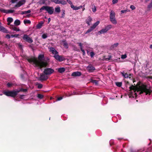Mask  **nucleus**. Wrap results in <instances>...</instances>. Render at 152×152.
<instances>
[{
	"instance_id": "f257e3e1",
	"label": "nucleus",
	"mask_w": 152,
	"mask_h": 152,
	"mask_svg": "<svg viewBox=\"0 0 152 152\" xmlns=\"http://www.w3.org/2000/svg\"><path fill=\"white\" fill-rule=\"evenodd\" d=\"M131 91L129 94L130 98H135L137 96V94H140L145 92L146 94L150 93L149 89H148L146 85L142 84L138 87L132 86L130 87Z\"/></svg>"
},
{
	"instance_id": "f03ea898",
	"label": "nucleus",
	"mask_w": 152,
	"mask_h": 152,
	"mask_svg": "<svg viewBox=\"0 0 152 152\" xmlns=\"http://www.w3.org/2000/svg\"><path fill=\"white\" fill-rule=\"evenodd\" d=\"M38 60L35 58H32L28 59V61L31 64H33L36 67L39 68L45 66L47 64V63L45 60L43 55L40 54L38 57Z\"/></svg>"
},
{
	"instance_id": "7ed1b4c3",
	"label": "nucleus",
	"mask_w": 152,
	"mask_h": 152,
	"mask_svg": "<svg viewBox=\"0 0 152 152\" xmlns=\"http://www.w3.org/2000/svg\"><path fill=\"white\" fill-rule=\"evenodd\" d=\"M43 10H45L48 14L52 15L53 13L54 9L53 7L43 6L40 8V11L41 12Z\"/></svg>"
},
{
	"instance_id": "20e7f679",
	"label": "nucleus",
	"mask_w": 152,
	"mask_h": 152,
	"mask_svg": "<svg viewBox=\"0 0 152 152\" xmlns=\"http://www.w3.org/2000/svg\"><path fill=\"white\" fill-rule=\"evenodd\" d=\"M18 91L13 90L12 91H4L3 94L7 96H10L13 97H15L17 94Z\"/></svg>"
},
{
	"instance_id": "39448f33",
	"label": "nucleus",
	"mask_w": 152,
	"mask_h": 152,
	"mask_svg": "<svg viewBox=\"0 0 152 152\" xmlns=\"http://www.w3.org/2000/svg\"><path fill=\"white\" fill-rule=\"evenodd\" d=\"M110 21L112 23L115 24H117V21L115 18V13L113 10L110 11Z\"/></svg>"
},
{
	"instance_id": "423d86ee",
	"label": "nucleus",
	"mask_w": 152,
	"mask_h": 152,
	"mask_svg": "<svg viewBox=\"0 0 152 152\" xmlns=\"http://www.w3.org/2000/svg\"><path fill=\"white\" fill-rule=\"evenodd\" d=\"M112 26L110 25H108L106 26L104 28L102 29L98 32V33L101 34L106 33L110 29L112 28Z\"/></svg>"
},
{
	"instance_id": "0eeeda50",
	"label": "nucleus",
	"mask_w": 152,
	"mask_h": 152,
	"mask_svg": "<svg viewBox=\"0 0 152 152\" xmlns=\"http://www.w3.org/2000/svg\"><path fill=\"white\" fill-rule=\"evenodd\" d=\"M99 23L100 22L99 21H97L96 23H94L92 26L90 27V28L87 30V31L86 32L85 34H87L93 31L99 25Z\"/></svg>"
},
{
	"instance_id": "6e6552de",
	"label": "nucleus",
	"mask_w": 152,
	"mask_h": 152,
	"mask_svg": "<svg viewBox=\"0 0 152 152\" xmlns=\"http://www.w3.org/2000/svg\"><path fill=\"white\" fill-rule=\"evenodd\" d=\"M54 72V70L51 68H47L45 69L43 73L47 75H50Z\"/></svg>"
},
{
	"instance_id": "1a4fd4ad",
	"label": "nucleus",
	"mask_w": 152,
	"mask_h": 152,
	"mask_svg": "<svg viewBox=\"0 0 152 152\" xmlns=\"http://www.w3.org/2000/svg\"><path fill=\"white\" fill-rule=\"evenodd\" d=\"M23 38L24 40L28 43H31L33 42L32 39L27 35H24Z\"/></svg>"
},
{
	"instance_id": "9d476101",
	"label": "nucleus",
	"mask_w": 152,
	"mask_h": 152,
	"mask_svg": "<svg viewBox=\"0 0 152 152\" xmlns=\"http://www.w3.org/2000/svg\"><path fill=\"white\" fill-rule=\"evenodd\" d=\"M54 57L58 61H62L65 60V58L61 56H59L58 54L54 55Z\"/></svg>"
},
{
	"instance_id": "9b49d317",
	"label": "nucleus",
	"mask_w": 152,
	"mask_h": 152,
	"mask_svg": "<svg viewBox=\"0 0 152 152\" xmlns=\"http://www.w3.org/2000/svg\"><path fill=\"white\" fill-rule=\"evenodd\" d=\"M39 3L41 4L49 5L50 3V0H40Z\"/></svg>"
},
{
	"instance_id": "f8f14e48",
	"label": "nucleus",
	"mask_w": 152,
	"mask_h": 152,
	"mask_svg": "<svg viewBox=\"0 0 152 152\" xmlns=\"http://www.w3.org/2000/svg\"><path fill=\"white\" fill-rule=\"evenodd\" d=\"M50 52L54 55L58 54V52L53 47L48 48Z\"/></svg>"
},
{
	"instance_id": "ddd939ff",
	"label": "nucleus",
	"mask_w": 152,
	"mask_h": 152,
	"mask_svg": "<svg viewBox=\"0 0 152 152\" xmlns=\"http://www.w3.org/2000/svg\"><path fill=\"white\" fill-rule=\"evenodd\" d=\"M25 0H22L19 1L15 6V7H19L24 4L25 3Z\"/></svg>"
},
{
	"instance_id": "4468645a",
	"label": "nucleus",
	"mask_w": 152,
	"mask_h": 152,
	"mask_svg": "<svg viewBox=\"0 0 152 152\" xmlns=\"http://www.w3.org/2000/svg\"><path fill=\"white\" fill-rule=\"evenodd\" d=\"M48 75L44 74V73L40 74L39 78L40 80H45L48 79Z\"/></svg>"
},
{
	"instance_id": "2eb2a0df",
	"label": "nucleus",
	"mask_w": 152,
	"mask_h": 152,
	"mask_svg": "<svg viewBox=\"0 0 152 152\" xmlns=\"http://www.w3.org/2000/svg\"><path fill=\"white\" fill-rule=\"evenodd\" d=\"M87 69L89 72H92L95 69V68L93 66L89 65L87 67Z\"/></svg>"
},
{
	"instance_id": "dca6fc26",
	"label": "nucleus",
	"mask_w": 152,
	"mask_h": 152,
	"mask_svg": "<svg viewBox=\"0 0 152 152\" xmlns=\"http://www.w3.org/2000/svg\"><path fill=\"white\" fill-rule=\"evenodd\" d=\"M0 31L5 33H9V31L5 28L1 26V23H0Z\"/></svg>"
},
{
	"instance_id": "f3484780",
	"label": "nucleus",
	"mask_w": 152,
	"mask_h": 152,
	"mask_svg": "<svg viewBox=\"0 0 152 152\" xmlns=\"http://www.w3.org/2000/svg\"><path fill=\"white\" fill-rule=\"evenodd\" d=\"M2 11L4 13H13L14 12V10H2Z\"/></svg>"
},
{
	"instance_id": "a211bd4d",
	"label": "nucleus",
	"mask_w": 152,
	"mask_h": 152,
	"mask_svg": "<svg viewBox=\"0 0 152 152\" xmlns=\"http://www.w3.org/2000/svg\"><path fill=\"white\" fill-rule=\"evenodd\" d=\"M81 73L79 72H76L72 74V76H79L81 75Z\"/></svg>"
},
{
	"instance_id": "6ab92c4d",
	"label": "nucleus",
	"mask_w": 152,
	"mask_h": 152,
	"mask_svg": "<svg viewBox=\"0 0 152 152\" xmlns=\"http://www.w3.org/2000/svg\"><path fill=\"white\" fill-rule=\"evenodd\" d=\"M58 72L60 73H62L64 72L65 70V69L64 67H61L57 69Z\"/></svg>"
},
{
	"instance_id": "aec40b11",
	"label": "nucleus",
	"mask_w": 152,
	"mask_h": 152,
	"mask_svg": "<svg viewBox=\"0 0 152 152\" xmlns=\"http://www.w3.org/2000/svg\"><path fill=\"white\" fill-rule=\"evenodd\" d=\"M92 20V19L91 18V17H90V16L88 17V18H87L86 20V23L88 24V26H89L90 25V23Z\"/></svg>"
},
{
	"instance_id": "412c9836",
	"label": "nucleus",
	"mask_w": 152,
	"mask_h": 152,
	"mask_svg": "<svg viewBox=\"0 0 152 152\" xmlns=\"http://www.w3.org/2000/svg\"><path fill=\"white\" fill-rule=\"evenodd\" d=\"M55 11L56 13H59L61 11L60 7L58 6L57 7H55Z\"/></svg>"
},
{
	"instance_id": "4be33fe9",
	"label": "nucleus",
	"mask_w": 152,
	"mask_h": 152,
	"mask_svg": "<svg viewBox=\"0 0 152 152\" xmlns=\"http://www.w3.org/2000/svg\"><path fill=\"white\" fill-rule=\"evenodd\" d=\"M118 45V43H116L112 45L110 47V48L111 49H114Z\"/></svg>"
},
{
	"instance_id": "5701e85b",
	"label": "nucleus",
	"mask_w": 152,
	"mask_h": 152,
	"mask_svg": "<svg viewBox=\"0 0 152 152\" xmlns=\"http://www.w3.org/2000/svg\"><path fill=\"white\" fill-rule=\"evenodd\" d=\"M8 25H10V23L13 21V19L11 18H8L7 19Z\"/></svg>"
},
{
	"instance_id": "b1692460",
	"label": "nucleus",
	"mask_w": 152,
	"mask_h": 152,
	"mask_svg": "<svg viewBox=\"0 0 152 152\" xmlns=\"http://www.w3.org/2000/svg\"><path fill=\"white\" fill-rule=\"evenodd\" d=\"M121 74L125 78H128L129 77V75L127 73H125L124 72H121Z\"/></svg>"
},
{
	"instance_id": "393cba45",
	"label": "nucleus",
	"mask_w": 152,
	"mask_h": 152,
	"mask_svg": "<svg viewBox=\"0 0 152 152\" xmlns=\"http://www.w3.org/2000/svg\"><path fill=\"white\" fill-rule=\"evenodd\" d=\"M20 23V21L18 20H16L14 22V24L16 26L19 25Z\"/></svg>"
},
{
	"instance_id": "a878e982",
	"label": "nucleus",
	"mask_w": 152,
	"mask_h": 152,
	"mask_svg": "<svg viewBox=\"0 0 152 152\" xmlns=\"http://www.w3.org/2000/svg\"><path fill=\"white\" fill-rule=\"evenodd\" d=\"M43 24V22H41L38 23L37 26V28H41L42 24Z\"/></svg>"
},
{
	"instance_id": "bb28decb",
	"label": "nucleus",
	"mask_w": 152,
	"mask_h": 152,
	"mask_svg": "<svg viewBox=\"0 0 152 152\" xmlns=\"http://www.w3.org/2000/svg\"><path fill=\"white\" fill-rule=\"evenodd\" d=\"M11 29L14 31H20V29L18 28L15 26H12V27Z\"/></svg>"
},
{
	"instance_id": "cd10ccee",
	"label": "nucleus",
	"mask_w": 152,
	"mask_h": 152,
	"mask_svg": "<svg viewBox=\"0 0 152 152\" xmlns=\"http://www.w3.org/2000/svg\"><path fill=\"white\" fill-rule=\"evenodd\" d=\"M71 7L74 10H79L78 7L74 6L73 4L72 5V6Z\"/></svg>"
},
{
	"instance_id": "c85d7f7f",
	"label": "nucleus",
	"mask_w": 152,
	"mask_h": 152,
	"mask_svg": "<svg viewBox=\"0 0 152 152\" xmlns=\"http://www.w3.org/2000/svg\"><path fill=\"white\" fill-rule=\"evenodd\" d=\"M66 2L64 0H59V4H61L63 5H65L66 4Z\"/></svg>"
},
{
	"instance_id": "c756f323",
	"label": "nucleus",
	"mask_w": 152,
	"mask_h": 152,
	"mask_svg": "<svg viewBox=\"0 0 152 152\" xmlns=\"http://www.w3.org/2000/svg\"><path fill=\"white\" fill-rule=\"evenodd\" d=\"M31 12V11L30 10H28L27 11H24L22 12L21 13V14L22 15H23L24 14H26L27 13H30Z\"/></svg>"
},
{
	"instance_id": "7c9ffc66",
	"label": "nucleus",
	"mask_w": 152,
	"mask_h": 152,
	"mask_svg": "<svg viewBox=\"0 0 152 152\" xmlns=\"http://www.w3.org/2000/svg\"><path fill=\"white\" fill-rule=\"evenodd\" d=\"M92 11L94 12H95L96 10V6L94 5H92V7L91 8Z\"/></svg>"
},
{
	"instance_id": "2f4dec72",
	"label": "nucleus",
	"mask_w": 152,
	"mask_h": 152,
	"mask_svg": "<svg viewBox=\"0 0 152 152\" xmlns=\"http://www.w3.org/2000/svg\"><path fill=\"white\" fill-rule=\"evenodd\" d=\"M51 1L54 2L56 4H59V0H50Z\"/></svg>"
},
{
	"instance_id": "473e14b6",
	"label": "nucleus",
	"mask_w": 152,
	"mask_h": 152,
	"mask_svg": "<svg viewBox=\"0 0 152 152\" xmlns=\"http://www.w3.org/2000/svg\"><path fill=\"white\" fill-rule=\"evenodd\" d=\"M147 8L149 9L152 8V1L148 5Z\"/></svg>"
},
{
	"instance_id": "72a5a7b5",
	"label": "nucleus",
	"mask_w": 152,
	"mask_h": 152,
	"mask_svg": "<svg viewBox=\"0 0 152 152\" xmlns=\"http://www.w3.org/2000/svg\"><path fill=\"white\" fill-rule=\"evenodd\" d=\"M31 22L29 20H24V23L25 24H30Z\"/></svg>"
},
{
	"instance_id": "f704fd0d",
	"label": "nucleus",
	"mask_w": 152,
	"mask_h": 152,
	"mask_svg": "<svg viewBox=\"0 0 152 152\" xmlns=\"http://www.w3.org/2000/svg\"><path fill=\"white\" fill-rule=\"evenodd\" d=\"M92 82L93 83L95 84L96 85H97L98 84V81L95 80H92Z\"/></svg>"
},
{
	"instance_id": "c9c22d12",
	"label": "nucleus",
	"mask_w": 152,
	"mask_h": 152,
	"mask_svg": "<svg viewBox=\"0 0 152 152\" xmlns=\"http://www.w3.org/2000/svg\"><path fill=\"white\" fill-rule=\"evenodd\" d=\"M115 84L117 86L119 87H120L122 86V83L121 82H116Z\"/></svg>"
},
{
	"instance_id": "e433bc0d",
	"label": "nucleus",
	"mask_w": 152,
	"mask_h": 152,
	"mask_svg": "<svg viewBox=\"0 0 152 152\" xmlns=\"http://www.w3.org/2000/svg\"><path fill=\"white\" fill-rule=\"evenodd\" d=\"M65 14V11L64 10H62V13L61 14V18H64Z\"/></svg>"
},
{
	"instance_id": "4c0bfd02",
	"label": "nucleus",
	"mask_w": 152,
	"mask_h": 152,
	"mask_svg": "<svg viewBox=\"0 0 152 152\" xmlns=\"http://www.w3.org/2000/svg\"><path fill=\"white\" fill-rule=\"evenodd\" d=\"M37 97L39 99H41L43 97V96L42 94H38L37 95Z\"/></svg>"
},
{
	"instance_id": "58836bf2",
	"label": "nucleus",
	"mask_w": 152,
	"mask_h": 152,
	"mask_svg": "<svg viewBox=\"0 0 152 152\" xmlns=\"http://www.w3.org/2000/svg\"><path fill=\"white\" fill-rule=\"evenodd\" d=\"M48 37L47 34H44L42 35V38L43 39L46 38Z\"/></svg>"
},
{
	"instance_id": "ea45409f",
	"label": "nucleus",
	"mask_w": 152,
	"mask_h": 152,
	"mask_svg": "<svg viewBox=\"0 0 152 152\" xmlns=\"http://www.w3.org/2000/svg\"><path fill=\"white\" fill-rule=\"evenodd\" d=\"M77 44L79 45V46H80V50H81L83 49V44L80 42L77 43Z\"/></svg>"
},
{
	"instance_id": "a19ab883",
	"label": "nucleus",
	"mask_w": 152,
	"mask_h": 152,
	"mask_svg": "<svg viewBox=\"0 0 152 152\" xmlns=\"http://www.w3.org/2000/svg\"><path fill=\"white\" fill-rule=\"evenodd\" d=\"M127 57V56L125 54L124 55H122L121 56V58L122 59H124L125 58H126Z\"/></svg>"
},
{
	"instance_id": "79ce46f5",
	"label": "nucleus",
	"mask_w": 152,
	"mask_h": 152,
	"mask_svg": "<svg viewBox=\"0 0 152 152\" xmlns=\"http://www.w3.org/2000/svg\"><path fill=\"white\" fill-rule=\"evenodd\" d=\"M64 47L66 48H68V46L67 43L66 42H64Z\"/></svg>"
},
{
	"instance_id": "37998d69",
	"label": "nucleus",
	"mask_w": 152,
	"mask_h": 152,
	"mask_svg": "<svg viewBox=\"0 0 152 152\" xmlns=\"http://www.w3.org/2000/svg\"><path fill=\"white\" fill-rule=\"evenodd\" d=\"M67 1L70 5L71 7L73 5V4L70 0H66Z\"/></svg>"
},
{
	"instance_id": "c03bdc74",
	"label": "nucleus",
	"mask_w": 152,
	"mask_h": 152,
	"mask_svg": "<svg viewBox=\"0 0 152 152\" xmlns=\"http://www.w3.org/2000/svg\"><path fill=\"white\" fill-rule=\"evenodd\" d=\"M128 10H122L121 11V12L122 14L128 12Z\"/></svg>"
},
{
	"instance_id": "a18cd8bd",
	"label": "nucleus",
	"mask_w": 152,
	"mask_h": 152,
	"mask_svg": "<svg viewBox=\"0 0 152 152\" xmlns=\"http://www.w3.org/2000/svg\"><path fill=\"white\" fill-rule=\"evenodd\" d=\"M118 0H113L112 3L113 4H115L118 2Z\"/></svg>"
},
{
	"instance_id": "49530a36",
	"label": "nucleus",
	"mask_w": 152,
	"mask_h": 152,
	"mask_svg": "<svg viewBox=\"0 0 152 152\" xmlns=\"http://www.w3.org/2000/svg\"><path fill=\"white\" fill-rule=\"evenodd\" d=\"M90 54L91 57H93L95 55L94 53L93 52H91Z\"/></svg>"
},
{
	"instance_id": "de8ad7c7",
	"label": "nucleus",
	"mask_w": 152,
	"mask_h": 152,
	"mask_svg": "<svg viewBox=\"0 0 152 152\" xmlns=\"http://www.w3.org/2000/svg\"><path fill=\"white\" fill-rule=\"evenodd\" d=\"M130 8L132 10H134L135 9V7L133 5H132L130 6Z\"/></svg>"
},
{
	"instance_id": "09e8293b",
	"label": "nucleus",
	"mask_w": 152,
	"mask_h": 152,
	"mask_svg": "<svg viewBox=\"0 0 152 152\" xmlns=\"http://www.w3.org/2000/svg\"><path fill=\"white\" fill-rule=\"evenodd\" d=\"M12 85V83H8L7 84V86L8 87H10Z\"/></svg>"
},
{
	"instance_id": "8fccbe9b",
	"label": "nucleus",
	"mask_w": 152,
	"mask_h": 152,
	"mask_svg": "<svg viewBox=\"0 0 152 152\" xmlns=\"http://www.w3.org/2000/svg\"><path fill=\"white\" fill-rule=\"evenodd\" d=\"M42 87V85L41 84H39L38 86V88H41Z\"/></svg>"
},
{
	"instance_id": "3c124183",
	"label": "nucleus",
	"mask_w": 152,
	"mask_h": 152,
	"mask_svg": "<svg viewBox=\"0 0 152 152\" xmlns=\"http://www.w3.org/2000/svg\"><path fill=\"white\" fill-rule=\"evenodd\" d=\"M17 1V0H11V2L12 3H14Z\"/></svg>"
},
{
	"instance_id": "603ef678",
	"label": "nucleus",
	"mask_w": 152,
	"mask_h": 152,
	"mask_svg": "<svg viewBox=\"0 0 152 152\" xmlns=\"http://www.w3.org/2000/svg\"><path fill=\"white\" fill-rule=\"evenodd\" d=\"M11 36L9 34H7L6 36V37L8 39H10Z\"/></svg>"
},
{
	"instance_id": "864d4df0",
	"label": "nucleus",
	"mask_w": 152,
	"mask_h": 152,
	"mask_svg": "<svg viewBox=\"0 0 152 152\" xmlns=\"http://www.w3.org/2000/svg\"><path fill=\"white\" fill-rule=\"evenodd\" d=\"M81 50L83 52V55H85V51L83 49Z\"/></svg>"
},
{
	"instance_id": "5fc2aeb1",
	"label": "nucleus",
	"mask_w": 152,
	"mask_h": 152,
	"mask_svg": "<svg viewBox=\"0 0 152 152\" xmlns=\"http://www.w3.org/2000/svg\"><path fill=\"white\" fill-rule=\"evenodd\" d=\"M62 99V97H60L58 98L57 99V100L58 101H59L61 100Z\"/></svg>"
},
{
	"instance_id": "6e6d98bb",
	"label": "nucleus",
	"mask_w": 152,
	"mask_h": 152,
	"mask_svg": "<svg viewBox=\"0 0 152 152\" xmlns=\"http://www.w3.org/2000/svg\"><path fill=\"white\" fill-rule=\"evenodd\" d=\"M14 37H17L18 36H19V34H14Z\"/></svg>"
},
{
	"instance_id": "4d7b16f0",
	"label": "nucleus",
	"mask_w": 152,
	"mask_h": 152,
	"mask_svg": "<svg viewBox=\"0 0 152 152\" xmlns=\"http://www.w3.org/2000/svg\"><path fill=\"white\" fill-rule=\"evenodd\" d=\"M83 7V6H82V5H80L79 6H78L79 7V9H80V8H82Z\"/></svg>"
},
{
	"instance_id": "13d9d810",
	"label": "nucleus",
	"mask_w": 152,
	"mask_h": 152,
	"mask_svg": "<svg viewBox=\"0 0 152 152\" xmlns=\"http://www.w3.org/2000/svg\"><path fill=\"white\" fill-rule=\"evenodd\" d=\"M50 20H51V19H50V18H49L48 19V23H49L50 22Z\"/></svg>"
},
{
	"instance_id": "bf43d9fd",
	"label": "nucleus",
	"mask_w": 152,
	"mask_h": 152,
	"mask_svg": "<svg viewBox=\"0 0 152 152\" xmlns=\"http://www.w3.org/2000/svg\"><path fill=\"white\" fill-rule=\"evenodd\" d=\"M85 5H83V11L84 10H85V8H84V7H85Z\"/></svg>"
},
{
	"instance_id": "052dcab7",
	"label": "nucleus",
	"mask_w": 152,
	"mask_h": 152,
	"mask_svg": "<svg viewBox=\"0 0 152 152\" xmlns=\"http://www.w3.org/2000/svg\"><path fill=\"white\" fill-rule=\"evenodd\" d=\"M150 48L151 49H152V44L150 46Z\"/></svg>"
},
{
	"instance_id": "680f3d73",
	"label": "nucleus",
	"mask_w": 152,
	"mask_h": 152,
	"mask_svg": "<svg viewBox=\"0 0 152 152\" xmlns=\"http://www.w3.org/2000/svg\"><path fill=\"white\" fill-rule=\"evenodd\" d=\"M14 35H11L10 36L12 37H14Z\"/></svg>"
},
{
	"instance_id": "e2e57ef3",
	"label": "nucleus",
	"mask_w": 152,
	"mask_h": 152,
	"mask_svg": "<svg viewBox=\"0 0 152 152\" xmlns=\"http://www.w3.org/2000/svg\"><path fill=\"white\" fill-rule=\"evenodd\" d=\"M76 92H74L73 94H76Z\"/></svg>"
},
{
	"instance_id": "0e129e2a",
	"label": "nucleus",
	"mask_w": 152,
	"mask_h": 152,
	"mask_svg": "<svg viewBox=\"0 0 152 152\" xmlns=\"http://www.w3.org/2000/svg\"><path fill=\"white\" fill-rule=\"evenodd\" d=\"M27 91V89H25L24 90V91Z\"/></svg>"
},
{
	"instance_id": "69168bd1",
	"label": "nucleus",
	"mask_w": 152,
	"mask_h": 152,
	"mask_svg": "<svg viewBox=\"0 0 152 152\" xmlns=\"http://www.w3.org/2000/svg\"><path fill=\"white\" fill-rule=\"evenodd\" d=\"M0 44H2V42H0Z\"/></svg>"
},
{
	"instance_id": "338daca9",
	"label": "nucleus",
	"mask_w": 152,
	"mask_h": 152,
	"mask_svg": "<svg viewBox=\"0 0 152 152\" xmlns=\"http://www.w3.org/2000/svg\"><path fill=\"white\" fill-rule=\"evenodd\" d=\"M147 1H149V0H146Z\"/></svg>"
},
{
	"instance_id": "774afa93",
	"label": "nucleus",
	"mask_w": 152,
	"mask_h": 152,
	"mask_svg": "<svg viewBox=\"0 0 152 152\" xmlns=\"http://www.w3.org/2000/svg\"><path fill=\"white\" fill-rule=\"evenodd\" d=\"M2 94H0V95H2Z\"/></svg>"
}]
</instances>
